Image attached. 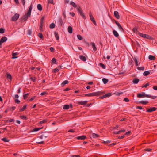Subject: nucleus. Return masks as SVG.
<instances>
[{"instance_id": "nucleus-1", "label": "nucleus", "mask_w": 157, "mask_h": 157, "mask_svg": "<svg viewBox=\"0 0 157 157\" xmlns=\"http://www.w3.org/2000/svg\"><path fill=\"white\" fill-rule=\"evenodd\" d=\"M137 96L139 98L147 97L151 98L153 99H155L156 98V96H152L146 94L144 92L138 94Z\"/></svg>"}, {"instance_id": "nucleus-2", "label": "nucleus", "mask_w": 157, "mask_h": 157, "mask_svg": "<svg viewBox=\"0 0 157 157\" xmlns=\"http://www.w3.org/2000/svg\"><path fill=\"white\" fill-rule=\"evenodd\" d=\"M104 93V92L103 91H98L88 94H86L85 95V96H93L97 95H99L102 94H103Z\"/></svg>"}, {"instance_id": "nucleus-3", "label": "nucleus", "mask_w": 157, "mask_h": 157, "mask_svg": "<svg viewBox=\"0 0 157 157\" xmlns=\"http://www.w3.org/2000/svg\"><path fill=\"white\" fill-rule=\"evenodd\" d=\"M139 34L140 36L146 38L147 39H151V37L148 35L143 34L141 33H139Z\"/></svg>"}, {"instance_id": "nucleus-4", "label": "nucleus", "mask_w": 157, "mask_h": 157, "mask_svg": "<svg viewBox=\"0 0 157 157\" xmlns=\"http://www.w3.org/2000/svg\"><path fill=\"white\" fill-rule=\"evenodd\" d=\"M19 15L17 13H16L14 16L12 18V20L13 21H15L17 20L19 17Z\"/></svg>"}, {"instance_id": "nucleus-5", "label": "nucleus", "mask_w": 157, "mask_h": 157, "mask_svg": "<svg viewBox=\"0 0 157 157\" xmlns=\"http://www.w3.org/2000/svg\"><path fill=\"white\" fill-rule=\"evenodd\" d=\"M77 10L78 11V12L82 16V17L84 18V19L85 18V16L84 15L82 11L81 10L80 8H78L77 9Z\"/></svg>"}, {"instance_id": "nucleus-6", "label": "nucleus", "mask_w": 157, "mask_h": 157, "mask_svg": "<svg viewBox=\"0 0 157 157\" xmlns=\"http://www.w3.org/2000/svg\"><path fill=\"white\" fill-rule=\"evenodd\" d=\"M157 108L155 107L151 108L150 109H147V111L148 112H151L152 111H155Z\"/></svg>"}, {"instance_id": "nucleus-7", "label": "nucleus", "mask_w": 157, "mask_h": 157, "mask_svg": "<svg viewBox=\"0 0 157 157\" xmlns=\"http://www.w3.org/2000/svg\"><path fill=\"white\" fill-rule=\"evenodd\" d=\"M7 38L6 37L4 36L1 38V40H0V45L2 44V43L5 42L7 40Z\"/></svg>"}, {"instance_id": "nucleus-8", "label": "nucleus", "mask_w": 157, "mask_h": 157, "mask_svg": "<svg viewBox=\"0 0 157 157\" xmlns=\"http://www.w3.org/2000/svg\"><path fill=\"white\" fill-rule=\"evenodd\" d=\"M90 17L91 20V21L94 23L95 25H96V21L94 20V18L92 15L90 14Z\"/></svg>"}, {"instance_id": "nucleus-9", "label": "nucleus", "mask_w": 157, "mask_h": 157, "mask_svg": "<svg viewBox=\"0 0 157 157\" xmlns=\"http://www.w3.org/2000/svg\"><path fill=\"white\" fill-rule=\"evenodd\" d=\"M32 9V4H31V5H30L29 8V9L28 11V12H27V14L28 16H30Z\"/></svg>"}, {"instance_id": "nucleus-10", "label": "nucleus", "mask_w": 157, "mask_h": 157, "mask_svg": "<svg viewBox=\"0 0 157 157\" xmlns=\"http://www.w3.org/2000/svg\"><path fill=\"white\" fill-rule=\"evenodd\" d=\"M114 14L115 17L117 19H119L120 17V16L119 15L118 12L117 11H115L114 13Z\"/></svg>"}, {"instance_id": "nucleus-11", "label": "nucleus", "mask_w": 157, "mask_h": 157, "mask_svg": "<svg viewBox=\"0 0 157 157\" xmlns=\"http://www.w3.org/2000/svg\"><path fill=\"white\" fill-rule=\"evenodd\" d=\"M91 44L92 46L94 51H95L97 50V48L96 47L94 43L92 42L91 43Z\"/></svg>"}, {"instance_id": "nucleus-12", "label": "nucleus", "mask_w": 157, "mask_h": 157, "mask_svg": "<svg viewBox=\"0 0 157 157\" xmlns=\"http://www.w3.org/2000/svg\"><path fill=\"white\" fill-rule=\"evenodd\" d=\"M77 139L79 140H84L86 138V136L84 135H83L80 136H78L77 137Z\"/></svg>"}, {"instance_id": "nucleus-13", "label": "nucleus", "mask_w": 157, "mask_h": 157, "mask_svg": "<svg viewBox=\"0 0 157 157\" xmlns=\"http://www.w3.org/2000/svg\"><path fill=\"white\" fill-rule=\"evenodd\" d=\"M115 23L117 24V25L118 28H119V29L121 30H123V28L120 25V24L117 21H115Z\"/></svg>"}, {"instance_id": "nucleus-14", "label": "nucleus", "mask_w": 157, "mask_h": 157, "mask_svg": "<svg viewBox=\"0 0 157 157\" xmlns=\"http://www.w3.org/2000/svg\"><path fill=\"white\" fill-rule=\"evenodd\" d=\"M139 81V79L137 78H135L133 79V82L134 84H137Z\"/></svg>"}, {"instance_id": "nucleus-15", "label": "nucleus", "mask_w": 157, "mask_h": 157, "mask_svg": "<svg viewBox=\"0 0 157 157\" xmlns=\"http://www.w3.org/2000/svg\"><path fill=\"white\" fill-rule=\"evenodd\" d=\"M87 101H80L78 102V104L81 105H85L86 104Z\"/></svg>"}, {"instance_id": "nucleus-16", "label": "nucleus", "mask_w": 157, "mask_h": 157, "mask_svg": "<svg viewBox=\"0 0 157 157\" xmlns=\"http://www.w3.org/2000/svg\"><path fill=\"white\" fill-rule=\"evenodd\" d=\"M125 130L123 129L121 130H120L119 131L115 132H114V133L115 134H120V133L122 132H125Z\"/></svg>"}, {"instance_id": "nucleus-17", "label": "nucleus", "mask_w": 157, "mask_h": 157, "mask_svg": "<svg viewBox=\"0 0 157 157\" xmlns=\"http://www.w3.org/2000/svg\"><path fill=\"white\" fill-rule=\"evenodd\" d=\"M79 58L81 60L84 61H85L86 60V58L82 55L79 56Z\"/></svg>"}, {"instance_id": "nucleus-18", "label": "nucleus", "mask_w": 157, "mask_h": 157, "mask_svg": "<svg viewBox=\"0 0 157 157\" xmlns=\"http://www.w3.org/2000/svg\"><path fill=\"white\" fill-rule=\"evenodd\" d=\"M68 31L70 33H72V28L71 27L69 26L68 28Z\"/></svg>"}, {"instance_id": "nucleus-19", "label": "nucleus", "mask_w": 157, "mask_h": 157, "mask_svg": "<svg viewBox=\"0 0 157 157\" xmlns=\"http://www.w3.org/2000/svg\"><path fill=\"white\" fill-rule=\"evenodd\" d=\"M113 33L115 36L116 37H117L119 36L118 33L115 30H113Z\"/></svg>"}, {"instance_id": "nucleus-20", "label": "nucleus", "mask_w": 157, "mask_h": 157, "mask_svg": "<svg viewBox=\"0 0 157 157\" xmlns=\"http://www.w3.org/2000/svg\"><path fill=\"white\" fill-rule=\"evenodd\" d=\"M30 16H28L27 13L23 17V20H24L23 21L26 20L28 18V17H30Z\"/></svg>"}, {"instance_id": "nucleus-21", "label": "nucleus", "mask_w": 157, "mask_h": 157, "mask_svg": "<svg viewBox=\"0 0 157 157\" xmlns=\"http://www.w3.org/2000/svg\"><path fill=\"white\" fill-rule=\"evenodd\" d=\"M148 58L150 60H154L155 59V57L153 56L149 55L148 56Z\"/></svg>"}, {"instance_id": "nucleus-22", "label": "nucleus", "mask_w": 157, "mask_h": 157, "mask_svg": "<svg viewBox=\"0 0 157 157\" xmlns=\"http://www.w3.org/2000/svg\"><path fill=\"white\" fill-rule=\"evenodd\" d=\"M37 8L40 11H41L42 8L41 5L40 4H38L37 6Z\"/></svg>"}, {"instance_id": "nucleus-23", "label": "nucleus", "mask_w": 157, "mask_h": 157, "mask_svg": "<svg viewBox=\"0 0 157 157\" xmlns=\"http://www.w3.org/2000/svg\"><path fill=\"white\" fill-rule=\"evenodd\" d=\"M102 81L105 84H106L108 81V80L106 78H103L102 79Z\"/></svg>"}, {"instance_id": "nucleus-24", "label": "nucleus", "mask_w": 157, "mask_h": 157, "mask_svg": "<svg viewBox=\"0 0 157 157\" xmlns=\"http://www.w3.org/2000/svg\"><path fill=\"white\" fill-rule=\"evenodd\" d=\"M69 82L67 80H65L61 84V85L62 86H64L65 85L67 84Z\"/></svg>"}, {"instance_id": "nucleus-25", "label": "nucleus", "mask_w": 157, "mask_h": 157, "mask_svg": "<svg viewBox=\"0 0 157 157\" xmlns=\"http://www.w3.org/2000/svg\"><path fill=\"white\" fill-rule=\"evenodd\" d=\"M150 73V72L149 71H145L143 73V75L144 76H147Z\"/></svg>"}, {"instance_id": "nucleus-26", "label": "nucleus", "mask_w": 157, "mask_h": 157, "mask_svg": "<svg viewBox=\"0 0 157 157\" xmlns=\"http://www.w3.org/2000/svg\"><path fill=\"white\" fill-rule=\"evenodd\" d=\"M70 4L72 5L74 7H76V6H77V5H76V4H75V3L74 2H73L72 1H71L70 2Z\"/></svg>"}, {"instance_id": "nucleus-27", "label": "nucleus", "mask_w": 157, "mask_h": 157, "mask_svg": "<svg viewBox=\"0 0 157 157\" xmlns=\"http://www.w3.org/2000/svg\"><path fill=\"white\" fill-rule=\"evenodd\" d=\"M43 128V127H41V128H34L33 129V130H32V131L33 132H36V131H39V130L41 129L42 128Z\"/></svg>"}, {"instance_id": "nucleus-28", "label": "nucleus", "mask_w": 157, "mask_h": 157, "mask_svg": "<svg viewBox=\"0 0 157 157\" xmlns=\"http://www.w3.org/2000/svg\"><path fill=\"white\" fill-rule=\"evenodd\" d=\"M92 137L93 138H98L99 136L95 133H93L92 134Z\"/></svg>"}, {"instance_id": "nucleus-29", "label": "nucleus", "mask_w": 157, "mask_h": 157, "mask_svg": "<svg viewBox=\"0 0 157 157\" xmlns=\"http://www.w3.org/2000/svg\"><path fill=\"white\" fill-rule=\"evenodd\" d=\"M47 137V136H46L45 134H44L41 135L40 136V138L42 139H44L45 138Z\"/></svg>"}, {"instance_id": "nucleus-30", "label": "nucleus", "mask_w": 157, "mask_h": 157, "mask_svg": "<svg viewBox=\"0 0 157 157\" xmlns=\"http://www.w3.org/2000/svg\"><path fill=\"white\" fill-rule=\"evenodd\" d=\"M69 108V106L68 105H64L63 109H68Z\"/></svg>"}, {"instance_id": "nucleus-31", "label": "nucleus", "mask_w": 157, "mask_h": 157, "mask_svg": "<svg viewBox=\"0 0 157 157\" xmlns=\"http://www.w3.org/2000/svg\"><path fill=\"white\" fill-rule=\"evenodd\" d=\"M54 34H55V36L56 38V40H58L59 39V36L58 34V33H56V32H55Z\"/></svg>"}, {"instance_id": "nucleus-32", "label": "nucleus", "mask_w": 157, "mask_h": 157, "mask_svg": "<svg viewBox=\"0 0 157 157\" xmlns=\"http://www.w3.org/2000/svg\"><path fill=\"white\" fill-rule=\"evenodd\" d=\"M7 77L8 78L10 79V80H11L12 78L11 75L9 73H7Z\"/></svg>"}, {"instance_id": "nucleus-33", "label": "nucleus", "mask_w": 157, "mask_h": 157, "mask_svg": "<svg viewBox=\"0 0 157 157\" xmlns=\"http://www.w3.org/2000/svg\"><path fill=\"white\" fill-rule=\"evenodd\" d=\"M55 24L54 23H52L50 25V28L51 29L54 28H55Z\"/></svg>"}, {"instance_id": "nucleus-34", "label": "nucleus", "mask_w": 157, "mask_h": 157, "mask_svg": "<svg viewBox=\"0 0 157 157\" xmlns=\"http://www.w3.org/2000/svg\"><path fill=\"white\" fill-rule=\"evenodd\" d=\"M27 34L29 36H31L32 34V30L31 29H29L27 31Z\"/></svg>"}, {"instance_id": "nucleus-35", "label": "nucleus", "mask_w": 157, "mask_h": 157, "mask_svg": "<svg viewBox=\"0 0 157 157\" xmlns=\"http://www.w3.org/2000/svg\"><path fill=\"white\" fill-rule=\"evenodd\" d=\"M2 140L5 142H8L9 140L6 138H4L2 139Z\"/></svg>"}, {"instance_id": "nucleus-36", "label": "nucleus", "mask_w": 157, "mask_h": 157, "mask_svg": "<svg viewBox=\"0 0 157 157\" xmlns=\"http://www.w3.org/2000/svg\"><path fill=\"white\" fill-rule=\"evenodd\" d=\"M134 60L135 62L136 65V66H137L138 65V61H137V60L136 57H135L134 59Z\"/></svg>"}, {"instance_id": "nucleus-37", "label": "nucleus", "mask_w": 157, "mask_h": 157, "mask_svg": "<svg viewBox=\"0 0 157 157\" xmlns=\"http://www.w3.org/2000/svg\"><path fill=\"white\" fill-rule=\"evenodd\" d=\"M99 66L100 67H102L103 69L105 68V66L104 64H103L102 63H100Z\"/></svg>"}, {"instance_id": "nucleus-38", "label": "nucleus", "mask_w": 157, "mask_h": 157, "mask_svg": "<svg viewBox=\"0 0 157 157\" xmlns=\"http://www.w3.org/2000/svg\"><path fill=\"white\" fill-rule=\"evenodd\" d=\"M26 105L24 106L23 107V108H22L20 109V111H24L26 109Z\"/></svg>"}, {"instance_id": "nucleus-39", "label": "nucleus", "mask_w": 157, "mask_h": 157, "mask_svg": "<svg viewBox=\"0 0 157 157\" xmlns=\"http://www.w3.org/2000/svg\"><path fill=\"white\" fill-rule=\"evenodd\" d=\"M4 29L2 28H1L0 29V33H3L4 32Z\"/></svg>"}, {"instance_id": "nucleus-40", "label": "nucleus", "mask_w": 157, "mask_h": 157, "mask_svg": "<svg viewBox=\"0 0 157 157\" xmlns=\"http://www.w3.org/2000/svg\"><path fill=\"white\" fill-rule=\"evenodd\" d=\"M56 59L55 58H53L52 60V63L55 64L56 63Z\"/></svg>"}, {"instance_id": "nucleus-41", "label": "nucleus", "mask_w": 157, "mask_h": 157, "mask_svg": "<svg viewBox=\"0 0 157 157\" xmlns=\"http://www.w3.org/2000/svg\"><path fill=\"white\" fill-rule=\"evenodd\" d=\"M78 38L79 40H82V37L79 35H77Z\"/></svg>"}, {"instance_id": "nucleus-42", "label": "nucleus", "mask_w": 157, "mask_h": 157, "mask_svg": "<svg viewBox=\"0 0 157 157\" xmlns=\"http://www.w3.org/2000/svg\"><path fill=\"white\" fill-rule=\"evenodd\" d=\"M31 79L34 82H35L36 81V78L35 77H31Z\"/></svg>"}, {"instance_id": "nucleus-43", "label": "nucleus", "mask_w": 157, "mask_h": 157, "mask_svg": "<svg viewBox=\"0 0 157 157\" xmlns=\"http://www.w3.org/2000/svg\"><path fill=\"white\" fill-rule=\"evenodd\" d=\"M140 103L142 104H146L148 103V102L144 101H141L140 102Z\"/></svg>"}, {"instance_id": "nucleus-44", "label": "nucleus", "mask_w": 157, "mask_h": 157, "mask_svg": "<svg viewBox=\"0 0 157 157\" xmlns=\"http://www.w3.org/2000/svg\"><path fill=\"white\" fill-rule=\"evenodd\" d=\"M149 83H147L145 85L143 86H142V87H147V86H149Z\"/></svg>"}, {"instance_id": "nucleus-45", "label": "nucleus", "mask_w": 157, "mask_h": 157, "mask_svg": "<svg viewBox=\"0 0 157 157\" xmlns=\"http://www.w3.org/2000/svg\"><path fill=\"white\" fill-rule=\"evenodd\" d=\"M138 69L139 70H143L144 69V67H138Z\"/></svg>"}, {"instance_id": "nucleus-46", "label": "nucleus", "mask_w": 157, "mask_h": 157, "mask_svg": "<svg viewBox=\"0 0 157 157\" xmlns=\"http://www.w3.org/2000/svg\"><path fill=\"white\" fill-rule=\"evenodd\" d=\"M59 69L57 68H56L53 70V72L54 73H56V72H58L59 71Z\"/></svg>"}, {"instance_id": "nucleus-47", "label": "nucleus", "mask_w": 157, "mask_h": 157, "mask_svg": "<svg viewBox=\"0 0 157 157\" xmlns=\"http://www.w3.org/2000/svg\"><path fill=\"white\" fill-rule=\"evenodd\" d=\"M111 95V93H108V94H106L105 95V96L106 97H110Z\"/></svg>"}, {"instance_id": "nucleus-48", "label": "nucleus", "mask_w": 157, "mask_h": 157, "mask_svg": "<svg viewBox=\"0 0 157 157\" xmlns=\"http://www.w3.org/2000/svg\"><path fill=\"white\" fill-rule=\"evenodd\" d=\"M29 94L27 93L23 95L24 98L25 99L27 97V96Z\"/></svg>"}, {"instance_id": "nucleus-49", "label": "nucleus", "mask_w": 157, "mask_h": 157, "mask_svg": "<svg viewBox=\"0 0 157 157\" xmlns=\"http://www.w3.org/2000/svg\"><path fill=\"white\" fill-rule=\"evenodd\" d=\"M44 17H43L41 20V21H40V24H42L43 23H44Z\"/></svg>"}, {"instance_id": "nucleus-50", "label": "nucleus", "mask_w": 157, "mask_h": 157, "mask_svg": "<svg viewBox=\"0 0 157 157\" xmlns=\"http://www.w3.org/2000/svg\"><path fill=\"white\" fill-rule=\"evenodd\" d=\"M133 31L135 33H137V30L136 28H134L133 30Z\"/></svg>"}, {"instance_id": "nucleus-51", "label": "nucleus", "mask_w": 157, "mask_h": 157, "mask_svg": "<svg viewBox=\"0 0 157 157\" xmlns=\"http://www.w3.org/2000/svg\"><path fill=\"white\" fill-rule=\"evenodd\" d=\"M110 142H111V141L110 140H107L106 141H104L103 142V143L104 144H105V143H110Z\"/></svg>"}, {"instance_id": "nucleus-52", "label": "nucleus", "mask_w": 157, "mask_h": 157, "mask_svg": "<svg viewBox=\"0 0 157 157\" xmlns=\"http://www.w3.org/2000/svg\"><path fill=\"white\" fill-rule=\"evenodd\" d=\"M38 36L41 38H42L43 37V35L41 33H39L38 34Z\"/></svg>"}, {"instance_id": "nucleus-53", "label": "nucleus", "mask_w": 157, "mask_h": 157, "mask_svg": "<svg viewBox=\"0 0 157 157\" xmlns=\"http://www.w3.org/2000/svg\"><path fill=\"white\" fill-rule=\"evenodd\" d=\"M20 118L21 119H26V117L25 116H20Z\"/></svg>"}, {"instance_id": "nucleus-54", "label": "nucleus", "mask_w": 157, "mask_h": 157, "mask_svg": "<svg viewBox=\"0 0 157 157\" xmlns=\"http://www.w3.org/2000/svg\"><path fill=\"white\" fill-rule=\"evenodd\" d=\"M124 100L125 101V102H128L129 101V99L127 98H125L124 99Z\"/></svg>"}, {"instance_id": "nucleus-55", "label": "nucleus", "mask_w": 157, "mask_h": 157, "mask_svg": "<svg viewBox=\"0 0 157 157\" xmlns=\"http://www.w3.org/2000/svg\"><path fill=\"white\" fill-rule=\"evenodd\" d=\"M15 102L17 103H19L20 102V101L18 99H16L15 100Z\"/></svg>"}, {"instance_id": "nucleus-56", "label": "nucleus", "mask_w": 157, "mask_h": 157, "mask_svg": "<svg viewBox=\"0 0 157 157\" xmlns=\"http://www.w3.org/2000/svg\"><path fill=\"white\" fill-rule=\"evenodd\" d=\"M48 2L50 3L54 4L53 1L52 0H49Z\"/></svg>"}, {"instance_id": "nucleus-57", "label": "nucleus", "mask_w": 157, "mask_h": 157, "mask_svg": "<svg viewBox=\"0 0 157 157\" xmlns=\"http://www.w3.org/2000/svg\"><path fill=\"white\" fill-rule=\"evenodd\" d=\"M18 53L17 52L13 53L12 55L13 56H15L18 55Z\"/></svg>"}, {"instance_id": "nucleus-58", "label": "nucleus", "mask_w": 157, "mask_h": 157, "mask_svg": "<svg viewBox=\"0 0 157 157\" xmlns=\"http://www.w3.org/2000/svg\"><path fill=\"white\" fill-rule=\"evenodd\" d=\"M75 132V131L73 129H70L68 131V132Z\"/></svg>"}, {"instance_id": "nucleus-59", "label": "nucleus", "mask_w": 157, "mask_h": 157, "mask_svg": "<svg viewBox=\"0 0 157 157\" xmlns=\"http://www.w3.org/2000/svg\"><path fill=\"white\" fill-rule=\"evenodd\" d=\"M46 92L44 91V92L41 93L40 94L41 95H45V94H46Z\"/></svg>"}, {"instance_id": "nucleus-60", "label": "nucleus", "mask_w": 157, "mask_h": 157, "mask_svg": "<svg viewBox=\"0 0 157 157\" xmlns=\"http://www.w3.org/2000/svg\"><path fill=\"white\" fill-rule=\"evenodd\" d=\"M45 121H46L45 120H43V121H40V123L42 124V123H44V122H45Z\"/></svg>"}, {"instance_id": "nucleus-61", "label": "nucleus", "mask_w": 157, "mask_h": 157, "mask_svg": "<svg viewBox=\"0 0 157 157\" xmlns=\"http://www.w3.org/2000/svg\"><path fill=\"white\" fill-rule=\"evenodd\" d=\"M73 157H79L80 155H73L72 156Z\"/></svg>"}, {"instance_id": "nucleus-62", "label": "nucleus", "mask_w": 157, "mask_h": 157, "mask_svg": "<svg viewBox=\"0 0 157 157\" xmlns=\"http://www.w3.org/2000/svg\"><path fill=\"white\" fill-rule=\"evenodd\" d=\"M153 89L155 90H157V86H155L153 87Z\"/></svg>"}, {"instance_id": "nucleus-63", "label": "nucleus", "mask_w": 157, "mask_h": 157, "mask_svg": "<svg viewBox=\"0 0 157 157\" xmlns=\"http://www.w3.org/2000/svg\"><path fill=\"white\" fill-rule=\"evenodd\" d=\"M69 14H71L73 17H74L75 15V13H73L70 12Z\"/></svg>"}, {"instance_id": "nucleus-64", "label": "nucleus", "mask_w": 157, "mask_h": 157, "mask_svg": "<svg viewBox=\"0 0 157 157\" xmlns=\"http://www.w3.org/2000/svg\"><path fill=\"white\" fill-rule=\"evenodd\" d=\"M18 97H19V96L18 95L16 94L15 95L14 98H18Z\"/></svg>"}]
</instances>
